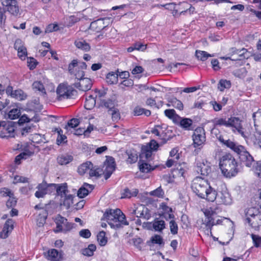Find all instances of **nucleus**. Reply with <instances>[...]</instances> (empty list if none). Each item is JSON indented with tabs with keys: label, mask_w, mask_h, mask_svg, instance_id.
Instances as JSON below:
<instances>
[{
	"label": "nucleus",
	"mask_w": 261,
	"mask_h": 261,
	"mask_svg": "<svg viewBox=\"0 0 261 261\" xmlns=\"http://www.w3.org/2000/svg\"><path fill=\"white\" fill-rule=\"evenodd\" d=\"M192 189L199 197L213 202L217 197V192L211 187L207 180L200 177H195L192 182Z\"/></svg>",
	"instance_id": "nucleus-1"
},
{
	"label": "nucleus",
	"mask_w": 261,
	"mask_h": 261,
	"mask_svg": "<svg viewBox=\"0 0 261 261\" xmlns=\"http://www.w3.org/2000/svg\"><path fill=\"white\" fill-rule=\"evenodd\" d=\"M239 164L234 157L226 153L219 160V167L221 173L226 178L235 176L239 172Z\"/></svg>",
	"instance_id": "nucleus-2"
},
{
	"label": "nucleus",
	"mask_w": 261,
	"mask_h": 261,
	"mask_svg": "<svg viewBox=\"0 0 261 261\" xmlns=\"http://www.w3.org/2000/svg\"><path fill=\"white\" fill-rule=\"evenodd\" d=\"M103 217V219L113 228H118L123 225H128L125 215L118 208L107 210Z\"/></svg>",
	"instance_id": "nucleus-3"
},
{
	"label": "nucleus",
	"mask_w": 261,
	"mask_h": 261,
	"mask_svg": "<svg viewBox=\"0 0 261 261\" xmlns=\"http://www.w3.org/2000/svg\"><path fill=\"white\" fill-rule=\"evenodd\" d=\"M106 168L103 171L100 168L96 166H93L90 169L89 174L90 177H95L96 178L101 176L102 173L104 174L105 178L108 179L115 169V164L114 158L109 157L107 159L105 163Z\"/></svg>",
	"instance_id": "nucleus-4"
},
{
	"label": "nucleus",
	"mask_w": 261,
	"mask_h": 261,
	"mask_svg": "<svg viewBox=\"0 0 261 261\" xmlns=\"http://www.w3.org/2000/svg\"><path fill=\"white\" fill-rule=\"evenodd\" d=\"M233 151L239 155L241 162L245 166L249 168H254L255 165H256L255 169L257 171H258V162H256L255 161L253 156L246 150L244 146L238 144Z\"/></svg>",
	"instance_id": "nucleus-5"
},
{
	"label": "nucleus",
	"mask_w": 261,
	"mask_h": 261,
	"mask_svg": "<svg viewBox=\"0 0 261 261\" xmlns=\"http://www.w3.org/2000/svg\"><path fill=\"white\" fill-rule=\"evenodd\" d=\"M87 68V65L85 62H79L73 60L68 65V71L70 75L74 76L76 80L84 77L85 72L84 70Z\"/></svg>",
	"instance_id": "nucleus-6"
},
{
	"label": "nucleus",
	"mask_w": 261,
	"mask_h": 261,
	"mask_svg": "<svg viewBox=\"0 0 261 261\" xmlns=\"http://www.w3.org/2000/svg\"><path fill=\"white\" fill-rule=\"evenodd\" d=\"M252 209H249L246 213V221L253 228L258 229L261 226V214L256 212H253Z\"/></svg>",
	"instance_id": "nucleus-7"
},
{
	"label": "nucleus",
	"mask_w": 261,
	"mask_h": 261,
	"mask_svg": "<svg viewBox=\"0 0 261 261\" xmlns=\"http://www.w3.org/2000/svg\"><path fill=\"white\" fill-rule=\"evenodd\" d=\"M56 224V229L55 232H66L70 231L73 227V224L69 223L67 219L61 216L58 215L55 219Z\"/></svg>",
	"instance_id": "nucleus-8"
},
{
	"label": "nucleus",
	"mask_w": 261,
	"mask_h": 261,
	"mask_svg": "<svg viewBox=\"0 0 261 261\" xmlns=\"http://www.w3.org/2000/svg\"><path fill=\"white\" fill-rule=\"evenodd\" d=\"M227 122V127H232L233 131H234V129L235 130H237L239 134H240L244 138H245L247 142H248L250 139H252V137L247 136L243 131L241 123V121L239 118L234 117H230L228 119Z\"/></svg>",
	"instance_id": "nucleus-9"
},
{
	"label": "nucleus",
	"mask_w": 261,
	"mask_h": 261,
	"mask_svg": "<svg viewBox=\"0 0 261 261\" xmlns=\"http://www.w3.org/2000/svg\"><path fill=\"white\" fill-rule=\"evenodd\" d=\"M73 90L72 88L65 84H60L57 89V93L58 99L62 100L63 99L68 98L73 95Z\"/></svg>",
	"instance_id": "nucleus-10"
},
{
	"label": "nucleus",
	"mask_w": 261,
	"mask_h": 261,
	"mask_svg": "<svg viewBox=\"0 0 261 261\" xmlns=\"http://www.w3.org/2000/svg\"><path fill=\"white\" fill-rule=\"evenodd\" d=\"M228 55L232 58V61H240L248 58V51L243 48L238 49L236 47H231L229 49Z\"/></svg>",
	"instance_id": "nucleus-11"
},
{
	"label": "nucleus",
	"mask_w": 261,
	"mask_h": 261,
	"mask_svg": "<svg viewBox=\"0 0 261 261\" xmlns=\"http://www.w3.org/2000/svg\"><path fill=\"white\" fill-rule=\"evenodd\" d=\"M192 139L194 147L196 148L203 144L205 141L204 129L202 127L197 128L194 132Z\"/></svg>",
	"instance_id": "nucleus-12"
},
{
	"label": "nucleus",
	"mask_w": 261,
	"mask_h": 261,
	"mask_svg": "<svg viewBox=\"0 0 261 261\" xmlns=\"http://www.w3.org/2000/svg\"><path fill=\"white\" fill-rule=\"evenodd\" d=\"M206 218L204 220V224L210 229L211 234L212 235L211 228L215 225L220 224L221 221L218 219L216 222L215 221V216L216 214V212L211 208L206 210L204 212Z\"/></svg>",
	"instance_id": "nucleus-13"
},
{
	"label": "nucleus",
	"mask_w": 261,
	"mask_h": 261,
	"mask_svg": "<svg viewBox=\"0 0 261 261\" xmlns=\"http://www.w3.org/2000/svg\"><path fill=\"white\" fill-rule=\"evenodd\" d=\"M15 126L13 122H7L0 132V138L8 139L15 137Z\"/></svg>",
	"instance_id": "nucleus-14"
},
{
	"label": "nucleus",
	"mask_w": 261,
	"mask_h": 261,
	"mask_svg": "<svg viewBox=\"0 0 261 261\" xmlns=\"http://www.w3.org/2000/svg\"><path fill=\"white\" fill-rule=\"evenodd\" d=\"M2 4L12 15L17 16L19 12V7L16 0H1Z\"/></svg>",
	"instance_id": "nucleus-15"
},
{
	"label": "nucleus",
	"mask_w": 261,
	"mask_h": 261,
	"mask_svg": "<svg viewBox=\"0 0 261 261\" xmlns=\"http://www.w3.org/2000/svg\"><path fill=\"white\" fill-rule=\"evenodd\" d=\"M74 85L75 88L85 92L91 89L92 83L90 79L84 77L76 80Z\"/></svg>",
	"instance_id": "nucleus-16"
},
{
	"label": "nucleus",
	"mask_w": 261,
	"mask_h": 261,
	"mask_svg": "<svg viewBox=\"0 0 261 261\" xmlns=\"http://www.w3.org/2000/svg\"><path fill=\"white\" fill-rule=\"evenodd\" d=\"M195 170L198 173L202 175H207L211 171V168L209 163L206 161L202 160L201 161H198L195 167Z\"/></svg>",
	"instance_id": "nucleus-17"
},
{
	"label": "nucleus",
	"mask_w": 261,
	"mask_h": 261,
	"mask_svg": "<svg viewBox=\"0 0 261 261\" xmlns=\"http://www.w3.org/2000/svg\"><path fill=\"white\" fill-rule=\"evenodd\" d=\"M215 200L219 204L229 205L232 203L231 196L227 190H223L219 194H217Z\"/></svg>",
	"instance_id": "nucleus-18"
},
{
	"label": "nucleus",
	"mask_w": 261,
	"mask_h": 261,
	"mask_svg": "<svg viewBox=\"0 0 261 261\" xmlns=\"http://www.w3.org/2000/svg\"><path fill=\"white\" fill-rule=\"evenodd\" d=\"M132 213L136 215L137 217L143 218L146 220H148L151 217L149 210L143 205H141L136 210H134Z\"/></svg>",
	"instance_id": "nucleus-19"
},
{
	"label": "nucleus",
	"mask_w": 261,
	"mask_h": 261,
	"mask_svg": "<svg viewBox=\"0 0 261 261\" xmlns=\"http://www.w3.org/2000/svg\"><path fill=\"white\" fill-rule=\"evenodd\" d=\"M63 255L62 251L51 249L48 250L46 258L49 261H61L63 258Z\"/></svg>",
	"instance_id": "nucleus-20"
},
{
	"label": "nucleus",
	"mask_w": 261,
	"mask_h": 261,
	"mask_svg": "<svg viewBox=\"0 0 261 261\" xmlns=\"http://www.w3.org/2000/svg\"><path fill=\"white\" fill-rule=\"evenodd\" d=\"M14 48L17 50L18 57L22 60H25L27 55V48L23 45L20 39H17L15 41Z\"/></svg>",
	"instance_id": "nucleus-21"
},
{
	"label": "nucleus",
	"mask_w": 261,
	"mask_h": 261,
	"mask_svg": "<svg viewBox=\"0 0 261 261\" xmlns=\"http://www.w3.org/2000/svg\"><path fill=\"white\" fill-rule=\"evenodd\" d=\"M13 221L12 219H8L4 224L3 229L0 233V238L6 239L8 237L9 232L13 229Z\"/></svg>",
	"instance_id": "nucleus-22"
},
{
	"label": "nucleus",
	"mask_w": 261,
	"mask_h": 261,
	"mask_svg": "<svg viewBox=\"0 0 261 261\" xmlns=\"http://www.w3.org/2000/svg\"><path fill=\"white\" fill-rule=\"evenodd\" d=\"M51 187L50 185H47L46 182H42L38 185L37 189L38 190L35 192V196L38 198H43L47 193L48 188Z\"/></svg>",
	"instance_id": "nucleus-23"
},
{
	"label": "nucleus",
	"mask_w": 261,
	"mask_h": 261,
	"mask_svg": "<svg viewBox=\"0 0 261 261\" xmlns=\"http://www.w3.org/2000/svg\"><path fill=\"white\" fill-rule=\"evenodd\" d=\"M93 189V187L92 185L85 183L78 190L77 195L81 198H84L88 195Z\"/></svg>",
	"instance_id": "nucleus-24"
},
{
	"label": "nucleus",
	"mask_w": 261,
	"mask_h": 261,
	"mask_svg": "<svg viewBox=\"0 0 261 261\" xmlns=\"http://www.w3.org/2000/svg\"><path fill=\"white\" fill-rule=\"evenodd\" d=\"M50 186L56 189L57 194L60 196L61 198H63L68 193L67 186L66 183L60 185L51 184H50Z\"/></svg>",
	"instance_id": "nucleus-25"
},
{
	"label": "nucleus",
	"mask_w": 261,
	"mask_h": 261,
	"mask_svg": "<svg viewBox=\"0 0 261 261\" xmlns=\"http://www.w3.org/2000/svg\"><path fill=\"white\" fill-rule=\"evenodd\" d=\"M254 126L256 131L261 135V109L253 114Z\"/></svg>",
	"instance_id": "nucleus-26"
},
{
	"label": "nucleus",
	"mask_w": 261,
	"mask_h": 261,
	"mask_svg": "<svg viewBox=\"0 0 261 261\" xmlns=\"http://www.w3.org/2000/svg\"><path fill=\"white\" fill-rule=\"evenodd\" d=\"M168 103H167V107H173L179 110H183L184 106L181 101L177 99L175 97H171L168 99Z\"/></svg>",
	"instance_id": "nucleus-27"
},
{
	"label": "nucleus",
	"mask_w": 261,
	"mask_h": 261,
	"mask_svg": "<svg viewBox=\"0 0 261 261\" xmlns=\"http://www.w3.org/2000/svg\"><path fill=\"white\" fill-rule=\"evenodd\" d=\"M164 114L166 117L172 120L175 123H178L180 119V117L176 114L174 109H167L164 111Z\"/></svg>",
	"instance_id": "nucleus-28"
},
{
	"label": "nucleus",
	"mask_w": 261,
	"mask_h": 261,
	"mask_svg": "<svg viewBox=\"0 0 261 261\" xmlns=\"http://www.w3.org/2000/svg\"><path fill=\"white\" fill-rule=\"evenodd\" d=\"M75 46L83 51H88L90 49V46L85 40L78 39L74 41Z\"/></svg>",
	"instance_id": "nucleus-29"
},
{
	"label": "nucleus",
	"mask_w": 261,
	"mask_h": 261,
	"mask_svg": "<svg viewBox=\"0 0 261 261\" xmlns=\"http://www.w3.org/2000/svg\"><path fill=\"white\" fill-rule=\"evenodd\" d=\"M92 167V163L90 162H86L81 165L78 168V172L81 175L84 174L90 171V169Z\"/></svg>",
	"instance_id": "nucleus-30"
},
{
	"label": "nucleus",
	"mask_w": 261,
	"mask_h": 261,
	"mask_svg": "<svg viewBox=\"0 0 261 261\" xmlns=\"http://www.w3.org/2000/svg\"><path fill=\"white\" fill-rule=\"evenodd\" d=\"M96 249V245L91 244L88 245L87 248L82 249L81 252L84 255L90 257L93 255L94 252Z\"/></svg>",
	"instance_id": "nucleus-31"
},
{
	"label": "nucleus",
	"mask_w": 261,
	"mask_h": 261,
	"mask_svg": "<svg viewBox=\"0 0 261 261\" xmlns=\"http://www.w3.org/2000/svg\"><path fill=\"white\" fill-rule=\"evenodd\" d=\"M195 56L198 60L204 61L206 60L208 57H214L215 55L210 54L205 51L196 50L195 51Z\"/></svg>",
	"instance_id": "nucleus-32"
},
{
	"label": "nucleus",
	"mask_w": 261,
	"mask_h": 261,
	"mask_svg": "<svg viewBox=\"0 0 261 261\" xmlns=\"http://www.w3.org/2000/svg\"><path fill=\"white\" fill-rule=\"evenodd\" d=\"M218 140L222 143L224 145L226 146L227 147L231 149L232 150L235 148V147L237 146L238 144L231 141L230 140H225L223 137L221 135H219V136L217 137Z\"/></svg>",
	"instance_id": "nucleus-33"
},
{
	"label": "nucleus",
	"mask_w": 261,
	"mask_h": 261,
	"mask_svg": "<svg viewBox=\"0 0 261 261\" xmlns=\"http://www.w3.org/2000/svg\"><path fill=\"white\" fill-rule=\"evenodd\" d=\"M72 156L68 154H62L57 158L58 163L61 165H66L72 161Z\"/></svg>",
	"instance_id": "nucleus-34"
},
{
	"label": "nucleus",
	"mask_w": 261,
	"mask_h": 261,
	"mask_svg": "<svg viewBox=\"0 0 261 261\" xmlns=\"http://www.w3.org/2000/svg\"><path fill=\"white\" fill-rule=\"evenodd\" d=\"M152 226L155 231H161L165 227V221L156 218L153 222Z\"/></svg>",
	"instance_id": "nucleus-35"
},
{
	"label": "nucleus",
	"mask_w": 261,
	"mask_h": 261,
	"mask_svg": "<svg viewBox=\"0 0 261 261\" xmlns=\"http://www.w3.org/2000/svg\"><path fill=\"white\" fill-rule=\"evenodd\" d=\"M11 97L18 100H23L27 98V95L22 90L17 89L14 91Z\"/></svg>",
	"instance_id": "nucleus-36"
},
{
	"label": "nucleus",
	"mask_w": 261,
	"mask_h": 261,
	"mask_svg": "<svg viewBox=\"0 0 261 261\" xmlns=\"http://www.w3.org/2000/svg\"><path fill=\"white\" fill-rule=\"evenodd\" d=\"M118 74L114 72H111L107 74L106 76L107 82L110 85L115 84L118 81Z\"/></svg>",
	"instance_id": "nucleus-37"
},
{
	"label": "nucleus",
	"mask_w": 261,
	"mask_h": 261,
	"mask_svg": "<svg viewBox=\"0 0 261 261\" xmlns=\"http://www.w3.org/2000/svg\"><path fill=\"white\" fill-rule=\"evenodd\" d=\"M140 170L144 173H148L154 168H152L151 165L145 162L144 161L140 160L139 162Z\"/></svg>",
	"instance_id": "nucleus-38"
},
{
	"label": "nucleus",
	"mask_w": 261,
	"mask_h": 261,
	"mask_svg": "<svg viewBox=\"0 0 261 261\" xmlns=\"http://www.w3.org/2000/svg\"><path fill=\"white\" fill-rule=\"evenodd\" d=\"M96 104V100L92 95H90L86 99L85 108L87 110H91L94 107Z\"/></svg>",
	"instance_id": "nucleus-39"
},
{
	"label": "nucleus",
	"mask_w": 261,
	"mask_h": 261,
	"mask_svg": "<svg viewBox=\"0 0 261 261\" xmlns=\"http://www.w3.org/2000/svg\"><path fill=\"white\" fill-rule=\"evenodd\" d=\"M152 155V150L149 149L148 146H144L142 148V152L140 155L141 160L143 159H149Z\"/></svg>",
	"instance_id": "nucleus-40"
},
{
	"label": "nucleus",
	"mask_w": 261,
	"mask_h": 261,
	"mask_svg": "<svg viewBox=\"0 0 261 261\" xmlns=\"http://www.w3.org/2000/svg\"><path fill=\"white\" fill-rule=\"evenodd\" d=\"M33 89L35 91L41 92V94L44 95L46 94V91L43 84L40 81H35L32 85Z\"/></svg>",
	"instance_id": "nucleus-41"
},
{
	"label": "nucleus",
	"mask_w": 261,
	"mask_h": 261,
	"mask_svg": "<svg viewBox=\"0 0 261 261\" xmlns=\"http://www.w3.org/2000/svg\"><path fill=\"white\" fill-rule=\"evenodd\" d=\"M138 193V191L136 189H134L133 192H131L128 188H125L122 193L121 198H129L133 196H136Z\"/></svg>",
	"instance_id": "nucleus-42"
},
{
	"label": "nucleus",
	"mask_w": 261,
	"mask_h": 261,
	"mask_svg": "<svg viewBox=\"0 0 261 261\" xmlns=\"http://www.w3.org/2000/svg\"><path fill=\"white\" fill-rule=\"evenodd\" d=\"M79 124L80 120L79 119L72 118L68 122L67 124L65 126V129L69 131L71 128H74L77 127Z\"/></svg>",
	"instance_id": "nucleus-43"
},
{
	"label": "nucleus",
	"mask_w": 261,
	"mask_h": 261,
	"mask_svg": "<svg viewBox=\"0 0 261 261\" xmlns=\"http://www.w3.org/2000/svg\"><path fill=\"white\" fill-rule=\"evenodd\" d=\"M63 198L64 199L63 203L61 204L65 206L67 208H69L71 204L73 203V195L71 194H68V193H67Z\"/></svg>",
	"instance_id": "nucleus-44"
},
{
	"label": "nucleus",
	"mask_w": 261,
	"mask_h": 261,
	"mask_svg": "<svg viewBox=\"0 0 261 261\" xmlns=\"http://www.w3.org/2000/svg\"><path fill=\"white\" fill-rule=\"evenodd\" d=\"M101 106L109 109V111L115 108V103L114 100L111 99H103L101 100Z\"/></svg>",
	"instance_id": "nucleus-45"
},
{
	"label": "nucleus",
	"mask_w": 261,
	"mask_h": 261,
	"mask_svg": "<svg viewBox=\"0 0 261 261\" xmlns=\"http://www.w3.org/2000/svg\"><path fill=\"white\" fill-rule=\"evenodd\" d=\"M178 122L180 123V125L187 129H190V127L192 124V120L189 118H183L179 119Z\"/></svg>",
	"instance_id": "nucleus-46"
},
{
	"label": "nucleus",
	"mask_w": 261,
	"mask_h": 261,
	"mask_svg": "<svg viewBox=\"0 0 261 261\" xmlns=\"http://www.w3.org/2000/svg\"><path fill=\"white\" fill-rule=\"evenodd\" d=\"M230 86V82L226 80H221L218 84V88L221 91H223L225 88H229Z\"/></svg>",
	"instance_id": "nucleus-47"
},
{
	"label": "nucleus",
	"mask_w": 261,
	"mask_h": 261,
	"mask_svg": "<svg viewBox=\"0 0 261 261\" xmlns=\"http://www.w3.org/2000/svg\"><path fill=\"white\" fill-rule=\"evenodd\" d=\"M33 152L31 151L22 152L16 156L15 162L16 164H19L22 159H26L28 157L31 156Z\"/></svg>",
	"instance_id": "nucleus-48"
},
{
	"label": "nucleus",
	"mask_w": 261,
	"mask_h": 261,
	"mask_svg": "<svg viewBox=\"0 0 261 261\" xmlns=\"http://www.w3.org/2000/svg\"><path fill=\"white\" fill-rule=\"evenodd\" d=\"M20 110L17 108H14L10 110L8 113V117L11 120H14L19 117Z\"/></svg>",
	"instance_id": "nucleus-49"
},
{
	"label": "nucleus",
	"mask_w": 261,
	"mask_h": 261,
	"mask_svg": "<svg viewBox=\"0 0 261 261\" xmlns=\"http://www.w3.org/2000/svg\"><path fill=\"white\" fill-rule=\"evenodd\" d=\"M97 241L100 246H105L107 243L106 233L103 231H100L97 236Z\"/></svg>",
	"instance_id": "nucleus-50"
},
{
	"label": "nucleus",
	"mask_w": 261,
	"mask_h": 261,
	"mask_svg": "<svg viewBox=\"0 0 261 261\" xmlns=\"http://www.w3.org/2000/svg\"><path fill=\"white\" fill-rule=\"evenodd\" d=\"M149 195L159 198H163L164 195V192L161 187H159L155 190L149 192Z\"/></svg>",
	"instance_id": "nucleus-51"
},
{
	"label": "nucleus",
	"mask_w": 261,
	"mask_h": 261,
	"mask_svg": "<svg viewBox=\"0 0 261 261\" xmlns=\"http://www.w3.org/2000/svg\"><path fill=\"white\" fill-rule=\"evenodd\" d=\"M110 114L112 115V120L117 121L120 118V115L119 110L116 108H114L109 111Z\"/></svg>",
	"instance_id": "nucleus-52"
},
{
	"label": "nucleus",
	"mask_w": 261,
	"mask_h": 261,
	"mask_svg": "<svg viewBox=\"0 0 261 261\" xmlns=\"http://www.w3.org/2000/svg\"><path fill=\"white\" fill-rule=\"evenodd\" d=\"M29 182V178L22 176L16 175L14 177L13 183L17 184L18 183H27Z\"/></svg>",
	"instance_id": "nucleus-53"
},
{
	"label": "nucleus",
	"mask_w": 261,
	"mask_h": 261,
	"mask_svg": "<svg viewBox=\"0 0 261 261\" xmlns=\"http://www.w3.org/2000/svg\"><path fill=\"white\" fill-rule=\"evenodd\" d=\"M169 226L171 233L173 234L177 233L178 226L174 220H171L169 222Z\"/></svg>",
	"instance_id": "nucleus-54"
},
{
	"label": "nucleus",
	"mask_w": 261,
	"mask_h": 261,
	"mask_svg": "<svg viewBox=\"0 0 261 261\" xmlns=\"http://www.w3.org/2000/svg\"><path fill=\"white\" fill-rule=\"evenodd\" d=\"M17 203L16 198L14 197V194L9 197V199L6 202V206L8 208L14 207Z\"/></svg>",
	"instance_id": "nucleus-55"
},
{
	"label": "nucleus",
	"mask_w": 261,
	"mask_h": 261,
	"mask_svg": "<svg viewBox=\"0 0 261 261\" xmlns=\"http://www.w3.org/2000/svg\"><path fill=\"white\" fill-rule=\"evenodd\" d=\"M214 123L215 125H219V126H222L224 125L226 127L228 126V122L227 120H226V119L224 118H217L215 119L214 120Z\"/></svg>",
	"instance_id": "nucleus-56"
},
{
	"label": "nucleus",
	"mask_w": 261,
	"mask_h": 261,
	"mask_svg": "<svg viewBox=\"0 0 261 261\" xmlns=\"http://www.w3.org/2000/svg\"><path fill=\"white\" fill-rule=\"evenodd\" d=\"M251 238L256 247H261V237L252 234Z\"/></svg>",
	"instance_id": "nucleus-57"
},
{
	"label": "nucleus",
	"mask_w": 261,
	"mask_h": 261,
	"mask_svg": "<svg viewBox=\"0 0 261 261\" xmlns=\"http://www.w3.org/2000/svg\"><path fill=\"white\" fill-rule=\"evenodd\" d=\"M0 194L3 197H11L13 195V193L8 188H3L0 189Z\"/></svg>",
	"instance_id": "nucleus-58"
},
{
	"label": "nucleus",
	"mask_w": 261,
	"mask_h": 261,
	"mask_svg": "<svg viewBox=\"0 0 261 261\" xmlns=\"http://www.w3.org/2000/svg\"><path fill=\"white\" fill-rule=\"evenodd\" d=\"M31 120L34 121L35 122L38 121V120L35 117L32 119H30L27 115H23L19 118V123H23L30 122Z\"/></svg>",
	"instance_id": "nucleus-59"
},
{
	"label": "nucleus",
	"mask_w": 261,
	"mask_h": 261,
	"mask_svg": "<svg viewBox=\"0 0 261 261\" xmlns=\"http://www.w3.org/2000/svg\"><path fill=\"white\" fill-rule=\"evenodd\" d=\"M135 50L139 51H144L147 48V44H144L139 42L133 44Z\"/></svg>",
	"instance_id": "nucleus-60"
},
{
	"label": "nucleus",
	"mask_w": 261,
	"mask_h": 261,
	"mask_svg": "<svg viewBox=\"0 0 261 261\" xmlns=\"http://www.w3.org/2000/svg\"><path fill=\"white\" fill-rule=\"evenodd\" d=\"M27 63L28 66L31 70L34 69L36 67L37 64L36 60L33 58H28Z\"/></svg>",
	"instance_id": "nucleus-61"
},
{
	"label": "nucleus",
	"mask_w": 261,
	"mask_h": 261,
	"mask_svg": "<svg viewBox=\"0 0 261 261\" xmlns=\"http://www.w3.org/2000/svg\"><path fill=\"white\" fill-rule=\"evenodd\" d=\"M79 234L82 238L88 239L90 237L91 233L89 229H84L79 232Z\"/></svg>",
	"instance_id": "nucleus-62"
},
{
	"label": "nucleus",
	"mask_w": 261,
	"mask_h": 261,
	"mask_svg": "<svg viewBox=\"0 0 261 261\" xmlns=\"http://www.w3.org/2000/svg\"><path fill=\"white\" fill-rule=\"evenodd\" d=\"M59 29L58 25L56 24H49L45 29V33H50L56 31Z\"/></svg>",
	"instance_id": "nucleus-63"
},
{
	"label": "nucleus",
	"mask_w": 261,
	"mask_h": 261,
	"mask_svg": "<svg viewBox=\"0 0 261 261\" xmlns=\"http://www.w3.org/2000/svg\"><path fill=\"white\" fill-rule=\"evenodd\" d=\"M170 157L178 161L179 159V154L178 153V149L176 148L172 149L170 152Z\"/></svg>",
	"instance_id": "nucleus-64"
}]
</instances>
